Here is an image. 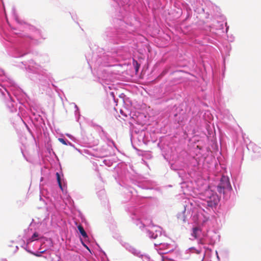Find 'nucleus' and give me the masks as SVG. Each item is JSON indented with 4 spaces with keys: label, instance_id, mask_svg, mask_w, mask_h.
<instances>
[{
    "label": "nucleus",
    "instance_id": "nucleus-1",
    "mask_svg": "<svg viewBox=\"0 0 261 261\" xmlns=\"http://www.w3.org/2000/svg\"><path fill=\"white\" fill-rule=\"evenodd\" d=\"M20 29L12 28L10 30L0 27V35L2 42L8 54L14 58H27L20 61L18 66L25 68L28 78L39 87H46L52 79V74L47 69L37 63L31 58L30 53L32 45H37L46 37L42 31L33 25L16 19Z\"/></svg>",
    "mask_w": 261,
    "mask_h": 261
},
{
    "label": "nucleus",
    "instance_id": "nucleus-2",
    "mask_svg": "<svg viewBox=\"0 0 261 261\" xmlns=\"http://www.w3.org/2000/svg\"><path fill=\"white\" fill-rule=\"evenodd\" d=\"M0 94L6 110L10 113L18 112L17 116L22 120L27 118L36 127H43L44 121L40 114L37 102L27 94L11 79L7 77L0 68Z\"/></svg>",
    "mask_w": 261,
    "mask_h": 261
},
{
    "label": "nucleus",
    "instance_id": "nucleus-3",
    "mask_svg": "<svg viewBox=\"0 0 261 261\" xmlns=\"http://www.w3.org/2000/svg\"><path fill=\"white\" fill-rule=\"evenodd\" d=\"M91 53L86 54L85 57L92 72L97 76V81L102 85H109L112 78V72L109 68L117 65L121 60L127 58L130 52L128 45H122L111 48L106 51L102 48L96 47Z\"/></svg>",
    "mask_w": 261,
    "mask_h": 261
},
{
    "label": "nucleus",
    "instance_id": "nucleus-4",
    "mask_svg": "<svg viewBox=\"0 0 261 261\" xmlns=\"http://www.w3.org/2000/svg\"><path fill=\"white\" fill-rule=\"evenodd\" d=\"M134 0H118L121 18H115L114 27H107L103 34V39L110 44L117 45L129 43L134 40L136 28L125 21V18L132 16L135 11Z\"/></svg>",
    "mask_w": 261,
    "mask_h": 261
},
{
    "label": "nucleus",
    "instance_id": "nucleus-5",
    "mask_svg": "<svg viewBox=\"0 0 261 261\" xmlns=\"http://www.w3.org/2000/svg\"><path fill=\"white\" fill-rule=\"evenodd\" d=\"M129 183L134 185V187L127 185L123 181H122V184L119 183L122 187H124L123 192L125 199L122 200V202L126 203L131 200V202H135L136 205H138L140 203V198H147L142 195V192L143 190L151 189V183L143 177H129ZM125 210L130 214V217L134 223L140 229H142L145 226L144 223L141 220L140 210L138 208L137 205L126 206Z\"/></svg>",
    "mask_w": 261,
    "mask_h": 261
},
{
    "label": "nucleus",
    "instance_id": "nucleus-6",
    "mask_svg": "<svg viewBox=\"0 0 261 261\" xmlns=\"http://www.w3.org/2000/svg\"><path fill=\"white\" fill-rule=\"evenodd\" d=\"M223 29V24L219 22H217L216 25H204V39L208 43L216 45L221 38V33L224 32Z\"/></svg>",
    "mask_w": 261,
    "mask_h": 261
},
{
    "label": "nucleus",
    "instance_id": "nucleus-7",
    "mask_svg": "<svg viewBox=\"0 0 261 261\" xmlns=\"http://www.w3.org/2000/svg\"><path fill=\"white\" fill-rule=\"evenodd\" d=\"M220 199L221 197L216 192L212 191L208 192L206 198L202 202L203 211H205L204 208L209 211L211 210H214V209L216 208Z\"/></svg>",
    "mask_w": 261,
    "mask_h": 261
},
{
    "label": "nucleus",
    "instance_id": "nucleus-8",
    "mask_svg": "<svg viewBox=\"0 0 261 261\" xmlns=\"http://www.w3.org/2000/svg\"><path fill=\"white\" fill-rule=\"evenodd\" d=\"M118 159L115 154L111 155L105 158L103 160V163L108 167H113L115 169L119 176H121L122 175V166H124L122 164L118 163Z\"/></svg>",
    "mask_w": 261,
    "mask_h": 261
},
{
    "label": "nucleus",
    "instance_id": "nucleus-9",
    "mask_svg": "<svg viewBox=\"0 0 261 261\" xmlns=\"http://www.w3.org/2000/svg\"><path fill=\"white\" fill-rule=\"evenodd\" d=\"M92 126L96 128V131L98 132L99 137L102 140L106 142L107 143L112 144V145L114 146V147L117 149L114 141L110 137L109 134L103 129L101 126L96 124H94Z\"/></svg>",
    "mask_w": 261,
    "mask_h": 261
},
{
    "label": "nucleus",
    "instance_id": "nucleus-10",
    "mask_svg": "<svg viewBox=\"0 0 261 261\" xmlns=\"http://www.w3.org/2000/svg\"><path fill=\"white\" fill-rule=\"evenodd\" d=\"M38 239V233L35 232L33 233L31 237L29 238H26V242L24 240H22V243L20 245V247L24 249L26 251L28 252V250H31V246L32 243L36 241Z\"/></svg>",
    "mask_w": 261,
    "mask_h": 261
},
{
    "label": "nucleus",
    "instance_id": "nucleus-11",
    "mask_svg": "<svg viewBox=\"0 0 261 261\" xmlns=\"http://www.w3.org/2000/svg\"><path fill=\"white\" fill-rule=\"evenodd\" d=\"M106 146H103L100 149L101 158H106L115 154L114 146L111 143H107Z\"/></svg>",
    "mask_w": 261,
    "mask_h": 261
},
{
    "label": "nucleus",
    "instance_id": "nucleus-12",
    "mask_svg": "<svg viewBox=\"0 0 261 261\" xmlns=\"http://www.w3.org/2000/svg\"><path fill=\"white\" fill-rule=\"evenodd\" d=\"M36 241H39L41 243L38 250L39 251H42V249L44 248H47L48 249L50 247L53 246V243L52 239L50 238H45L44 237H39L38 234V239Z\"/></svg>",
    "mask_w": 261,
    "mask_h": 261
},
{
    "label": "nucleus",
    "instance_id": "nucleus-13",
    "mask_svg": "<svg viewBox=\"0 0 261 261\" xmlns=\"http://www.w3.org/2000/svg\"><path fill=\"white\" fill-rule=\"evenodd\" d=\"M135 133L138 135L137 139L139 142L143 143L145 145H147L149 142V133L144 129L138 130V132L135 130Z\"/></svg>",
    "mask_w": 261,
    "mask_h": 261
},
{
    "label": "nucleus",
    "instance_id": "nucleus-14",
    "mask_svg": "<svg viewBox=\"0 0 261 261\" xmlns=\"http://www.w3.org/2000/svg\"><path fill=\"white\" fill-rule=\"evenodd\" d=\"M162 228L159 226H154L151 230L148 229L147 233L150 239H155L158 236H161L162 234Z\"/></svg>",
    "mask_w": 261,
    "mask_h": 261
},
{
    "label": "nucleus",
    "instance_id": "nucleus-15",
    "mask_svg": "<svg viewBox=\"0 0 261 261\" xmlns=\"http://www.w3.org/2000/svg\"><path fill=\"white\" fill-rule=\"evenodd\" d=\"M122 246L126 249V250H127L133 255L142 258L143 257V255L141 253L140 251L135 248L129 244L127 243H124L122 244Z\"/></svg>",
    "mask_w": 261,
    "mask_h": 261
},
{
    "label": "nucleus",
    "instance_id": "nucleus-16",
    "mask_svg": "<svg viewBox=\"0 0 261 261\" xmlns=\"http://www.w3.org/2000/svg\"><path fill=\"white\" fill-rule=\"evenodd\" d=\"M219 184L222 186L226 191H231L232 190L229 178L228 176L223 175L220 179Z\"/></svg>",
    "mask_w": 261,
    "mask_h": 261
},
{
    "label": "nucleus",
    "instance_id": "nucleus-17",
    "mask_svg": "<svg viewBox=\"0 0 261 261\" xmlns=\"http://www.w3.org/2000/svg\"><path fill=\"white\" fill-rule=\"evenodd\" d=\"M154 245L155 246L160 245V249L164 250V251H163V252H159V253L160 254H167V253L170 252L171 251L174 250V247L173 246L172 247V246H171V245L170 244H168V243H160L159 244L155 243Z\"/></svg>",
    "mask_w": 261,
    "mask_h": 261
},
{
    "label": "nucleus",
    "instance_id": "nucleus-18",
    "mask_svg": "<svg viewBox=\"0 0 261 261\" xmlns=\"http://www.w3.org/2000/svg\"><path fill=\"white\" fill-rule=\"evenodd\" d=\"M247 147L249 150H251L253 152L256 153L258 156H261V147L254 143L250 142L247 145Z\"/></svg>",
    "mask_w": 261,
    "mask_h": 261
},
{
    "label": "nucleus",
    "instance_id": "nucleus-19",
    "mask_svg": "<svg viewBox=\"0 0 261 261\" xmlns=\"http://www.w3.org/2000/svg\"><path fill=\"white\" fill-rule=\"evenodd\" d=\"M224 50L222 53L223 61L225 62V58L230 56L231 50V45L230 44L227 43L223 45Z\"/></svg>",
    "mask_w": 261,
    "mask_h": 261
},
{
    "label": "nucleus",
    "instance_id": "nucleus-20",
    "mask_svg": "<svg viewBox=\"0 0 261 261\" xmlns=\"http://www.w3.org/2000/svg\"><path fill=\"white\" fill-rule=\"evenodd\" d=\"M205 11L206 9L203 7L197 8L195 10V11L198 14H203L205 18H208L211 13L210 11Z\"/></svg>",
    "mask_w": 261,
    "mask_h": 261
},
{
    "label": "nucleus",
    "instance_id": "nucleus-21",
    "mask_svg": "<svg viewBox=\"0 0 261 261\" xmlns=\"http://www.w3.org/2000/svg\"><path fill=\"white\" fill-rule=\"evenodd\" d=\"M45 191L43 190L40 189V200L42 201L45 205H47L48 202H50L48 197L44 195Z\"/></svg>",
    "mask_w": 261,
    "mask_h": 261
},
{
    "label": "nucleus",
    "instance_id": "nucleus-22",
    "mask_svg": "<svg viewBox=\"0 0 261 261\" xmlns=\"http://www.w3.org/2000/svg\"><path fill=\"white\" fill-rule=\"evenodd\" d=\"M58 140L63 144L72 146V147H74L76 150H77L79 152H81L80 149H78L76 148H75L74 145L72 143H71L70 141H69L65 138H59Z\"/></svg>",
    "mask_w": 261,
    "mask_h": 261
},
{
    "label": "nucleus",
    "instance_id": "nucleus-23",
    "mask_svg": "<svg viewBox=\"0 0 261 261\" xmlns=\"http://www.w3.org/2000/svg\"><path fill=\"white\" fill-rule=\"evenodd\" d=\"M47 250V248L44 249L42 251H33L32 249L31 250H28V253L32 254L37 257H41L42 256V254L46 252Z\"/></svg>",
    "mask_w": 261,
    "mask_h": 261
},
{
    "label": "nucleus",
    "instance_id": "nucleus-24",
    "mask_svg": "<svg viewBox=\"0 0 261 261\" xmlns=\"http://www.w3.org/2000/svg\"><path fill=\"white\" fill-rule=\"evenodd\" d=\"M97 195L100 200H104L106 197V191L103 188H101L97 191Z\"/></svg>",
    "mask_w": 261,
    "mask_h": 261
},
{
    "label": "nucleus",
    "instance_id": "nucleus-25",
    "mask_svg": "<svg viewBox=\"0 0 261 261\" xmlns=\"http://www.w3.org/2000/svg\"><path fill=\"white\" fill-rule=\"evenodd\" d=\"M186 213V207H185L184 210L181 213H178L177 214V218L178 220H181L182 221V222L185 223L186 222V216L185 214Z\"/></svg>",
    "mask_w": 261,
    "mask_h": 261
},
{
    "label": "nucleus",
    "instance_id": "nucleus-26",
    "mask_svg": "<svg viewBox=\"0 0 261 261\" xmlns=\"http://www.w3.org/2000/svg\"><path fill=\"white\" fill-rule=\"evenodd\" d=\"M77 228L78 229V230H79L80 233L84 238H88V235H87L86 232L85 231L84 228H83V227L82 225H79L78 226H77Z\"/></svg>",
    "mask_w": 261,
    "mask_h": 261
},
{
    "label": "nucleus",
    "instance_id": "nucleus-27",
    "mask_svg": "<svg viewBox=\"0 0 261 261\" xmlns=\"http://www.w3.org/2000/svg\"><path fill=\"white\" fill-rule=\"evenodd\" d=\"M191 253H195L196 254H199L200 253V251L194 247H192L188 248L186 251V254H190Z\"/></svg>",
    "mask_w": 261,
    "mask_h": 261
},
{
    "label": "nucleus",
    "instance_id": "nucleus-28",
    "mask_svg": "<svg viewBox=\"0 0 261 261\" xmlns=\"http://www.w3.org/2000/svg\"><path fill=\"white\" fill-rule=\"evenodd\" d=\"M187 16L185 18V20L189 19L192 16V10L191 8L188 6L186 8Z\"/></svg>",
    "mask_w": 261,
    "mask_h": 261
},
{
    "label": "nucleus",
    "instance_id": "nucleus-29",
    "mask_svg": "<svg viewBox=\"0 0 261 261\" xmlns=\"http://www.w3.org/2000/svg\"><path fill=\"white\" fill-rule=\"evenodd\" d=\"M217 191L220 194H224L225 191H226V189H225L222 186L218 184V185L217 187Z\"/></svg>",
    "mask_w": 261,
    "mask_h": 261
},
{
    "label": "nucleus",
    "instance_id": "nucleus-30",
    "mask_svg": "<svg viewBox=\"0 0 261 261\" xmlns=\"http://www.w3.org/2000/svg\"><path fill=\"white\" fill-rule=\"evenodd\" d=\"M133 64L134 66L136 71H138L140 67V64L136 60H133Z\"/></svg>",
    "mask_w": 261,
    "mask_h": 261
},
{
    "label": "nucleus",
    "instance_id": "nucleus-31",
    "mask_svg": "<svg viewBox=\"0 0 261 261\" xmlns=\"http://www.w3.org/2000/svg\"><path fill=\"white\" fill-rule=\"evenodd\" d=\"M24 118H22V119H23ZM23 123L24 124L28 131L29 132V133L32 135V136L35 138V137L34 136V134H33V133L32 132V130H31V129L30 128V127L29 126V125L25 122V121L23 120V119L21 120Z\"/></svg>",
    "mask_w": 261,
    "mask_h": 261
},
{
    "label": "nucleus",
    "instance_id": "nucleus-32",
    "mask_svg": "<svg viewBox=\"0 0 261 261\" xmlns=\"http://www.w3.org/2000/svg\"><path fill=\"white\" fill-rule=\"evenodd\" d=\"M56 177H57V182L59 185V186L60 188L63 191V189L61 183L60 174L58 172H56Z\"/></svg>",
    "mask_w": 261,
    "mask_h": 261
},
{
    "label": "nucleus",
    "instance_id": "nucleus-33",
    "mask_svg": "<svg viewBox=\"0 0 261 261\" xmlns=\"http://www.w3.org/2000/svg\"><path fill=\"white\" fill-rule=\"evenodd\" d=\"M74 115L76 119V121L79 122V120L81 117L80 112L79 110H75L74 111Z\"/></svg>",
    "mask_w": 261,
    "mask_h": 261
},
{
    "label": "nucleus",
    "instance_id": "nucleus-34",
    "mask_svg": "<svg viewBox=\"0 0 261 261\" xmlns=\"http://www.w3.org/2000/svg\"><path fill=\"white\" fill-rule=\"evenodd\" d=\"M110 96L112 97L115 103H116V105H117V103L118 102V99L115 97V93L114 92H111L110 93Z\"/></svg>",
    "mask_w": 261,
    "mask_h": 261
},
{
    "label": "nucleus",
    "instance_id": "nucleus-35",
    "mask_svg": "<svg viewBox=\"0 0 261 261\" xmlns=\"http://www.w3.org/2000/svg\"><path fill=\"white\" fill-rule=\"evenodd\" d=\"M120 100L123 102H125V99L126 98V96L124 93H121L119 95Z\"/></svg>",
    "mask_w": 261,
    "mask_h": 261
},
{
    "label": "nucleus",
    "instance_id": "nucleus-36",
    "mask_svg": "<svg viewBox=\"0 0 261 261\" xmlns=\"http://www.w3.org/2000/svg\"><path fill=\"white\" fill-rule=\"evenodd\" d=\"M66 135L70 139H71V140L73 141H75V138L72 135H71V134H66Z\"/></svg>",
    "mask_w": 261,
    "mask_h": 261
},
{
    "label": "nucleus",
    "instance_id": "nucleus-37",
    "mask_svg": "<svg viewBox=\"0 0 261 261\" xmlns=\"http://www.w3.org/2000/svg\"><path fill=\"white\" fill-rule=\"evenodd\" d=\"M81 219H82V223H84V222L85 223H87L86 221V219L84 218H83V217H81Z\"/></svg>",
    "mask_w": 261,
    "mask_h": 261
},
{
    "label": "nucleus",
    "instance_id": "nucleus-38",
    "mask_svg": "<svg viewBox=\"0 0 261 261\" xmlns=\"http://www.w3.org/2000/svg\"><path fill=\"white\" fill-rule=\"evenodd\" d=\"M74 104L75 110H79L80 109H79L78 106L75 103H74Z\"/></svg>",
    "mask_w": 261,
    "mask_h": 261
},
{
    "label": "nucleus",
    "instance_id": "nucleus-39",
    "mask_svg": "<svg viewBox=\"0 0 261 261\" xmlns=\"http://www.w3.org/2000/svg\"><path fill=\"white\" fill-rule=\"evenodd\" d=\"M233 40H234V37H231L230 38L229 40V41L230 42H232V41H233Z\"/></svg>",
    "mask_w": 261,
    "mask_h": 261
},
{
    "label": "nucleus",
    "instance_id": "nucleus-40",
    "mask_svg": "<svg viewBox=\"0 0 261 261\" xmlns=\"http://www.w3.org/2000/svg\"><path fill=\"white\" fill-rule=\"evenodd\" d=\"M18 250V247L17 246H16L15 247V250L14 251V253H16Z\"/></svg>",
    "mask_w": 261,
    "mask_h": 261
},
{
    "label": "nucleus",
    "instance_id": "nucleus-41",
    "mask_svg": "<svg viewBox=\"0 0 261 261\" xmlns=\"http://www.w3.org/2000/svg\"><path fill=\"white\" fill-rule=\"evenodd\" d=\"M82 244L83 245V246L86 248L87 249H89V248L88 247V246L85 244H84V243L82 242Z\"/></svg>",
    "mask_w": 261,
    "mask_h": 261
},
{
    "label": "nucleus",
    "instance_id": "nucleus-42",
    "mask_svg": "<svg viewBox=\"0 0 261 261\" xmlns=\"http://www.w3.org/2000/svg\"><path fill=\"white\" fill-rule=\"evenodd\" d=\"M216 254L217 258L218 259H219V255H218V252L217 251H216Z\"/></svg>",
    "mask_w": 261,
    "mask_h": 261
},
{
    "label": "nucleus",
    "instance_id": "nucleus-43",
    "mask_svg": "<svg viewBox=\"0 0 261 261\" xmlns=\"http://www.w3.org/2000/svg\"><path fill=\"white\" fill-rule=\"evenodd\" d=\"M165 257L164 256H162V261H165Z\"/></svg>",
    "mask_w": 261,
    "mask_h": 261
},
{
    "label": "nucleus",
    "instance_id": "nucleus-44",
    "mask_svg": "<svg viewBox=\"0 0 261 261\" xmlns=\"http://www.w3.org/2000/svg\"><path fill=\"white\" fill-rule=\"evenodd\" d=\"M1 261H7V260L6 258H2Z\"/></svg>",
    "mask_w": 261,
    "mask_h": 261
},
{
    "label": "nucleus",
    "instance_id": "nucleus-45",
    "mask_svg": "<svg viewBox=\"0 0 261 261\" xmlns=\"http://www.w3.org/2000/svg\"><path fill=\"white\" fill-rule=\"evenodd\" d=\"M2 15H3V13L1 12V10H0V17H2Z\"/></svg>",
    "mask_w": 261,
    "mask_h": 261
},
{
    "label": "nucleus",
    "instance_id": "nucleus-46",
    "mask_svg": "<svg viewBox=\"0 0 261 261\" xmlns=\"http://www.w3.org/2000/svg\"><path fill=\"white\" fill-rule=\"evenodd\" d=\"M166 73V71H163L162 73V75H164Z\"/></svg>",
    "mask_w": 261,
    "mask_h": 261
},
{
    "label": "nucleus",
    "instance_id": "nucleus-47",
    "mask_svg": "<svg viewBox=\"0 0 261 261\" xmlns=\"http://www.w3.org/2000/svg\"><path fill=\"white\" fill-rule=\"evenodd\" d=\"M126 177L127 176H129V174L128 173H127L126 175H125Z\"/></svg>",
    "mask_w": 261,
    "mask_h": 261
},
{
    "label": "nucleus",
    "instance_id": "nucleus-48",
    "mask_svg": "<svg viewBox=\"0 0 261 261\" xmlns=\"http://www.w3.org/2000/svg\"><path fill=\"white\" fill-rule=\"evenodd\" d=\"M46 210H47V211H49V207H46Z\"/></svg>",
    "mask_w": 261,
    "mask_h": 261
},
{
    "label": "nucleus",
    "instance_id": "nucleus-49",
    "mask_svg": "<svg viewBox=\"0 0 261 261\" xmlns=\"http://www.w3.org/2000/svg\"><path fill=\"white\" fill-rule=\"evenodd\" d=\"M42 180H43V177H41L40 181H42Z\"/></svg>",
    "mask_w": 261,
    "mask_h": 261
},
{
    "label": "nucleus",
    "instance_id": "nucleus-50",
    "mask_svg": "<svg viewBox=\"0 0 261 261\" xmlns=\"http://www.w3.org/2000/svg\"><path fill=\"white\" fill-rule=\"evenodd\" d=\"M22 153L23 156L25 158V155H24V153H23L22 151Z\"/></svg>",
    "mask_w": 261,
    "mask_h": 261
},
{
    "label": "nucleus",
    "instance_id": "nucleus-51",
    "mask_svg": "<svg viewBox=\"0 0 261 261\" xmlns=\"http://www.w3.org/2000/svg\"><path fill=\"white\" fill-rule=\"evenodd\" d=\"M215 243V242H213V243H211V244H212V245H214Z\"/></svg>",
    "mask_w": 261,
    "mask_h": 261
},
{
    "label": "nucleus",
    "instance_id": "nucleus-52",
    "mask_svg": "<svg viewBox=\"0 0 261 261\" xmlns=\"http://www.w3.org/2000/svg\"><path fill=\"white\" fill-rule=\"evenodd\" d=\"M145 258H147V259H148V257L147 256H145Z\"/></svg>",
    "mask_w": 261,
    "mask_h": 261
},
{
    "label": "nucleus",
    "instance_id": "nucleus-53",
    "mask_svg": "<svg viewBox=\"0 0 261 261\" xmlns=\"http://www.w3.org/2000/svg\"><path fill=\"white\" fill-rule=\"evenodd\" d=\"M168 261H174V260L169 259Z\"/></svg>",
    "mask_w": 261,
    "mask_h": 261
},
{
    "label": "nucleus",
    "instance_id": "nucleus-54",
    "mask_svg": "<svg viewBox=\"0 0 261 261\" xmlns=\"http://www.w3.org/2000/svg\"><path fill=\"white\" fill-rule=\"evenodd\" d=\"M227 30H228V28H227L226 29V32H227Z\"/></svg>",
    "mask_w": 261,
    "mask_h": 261
},
{
    "label": "nucleus",
    "instance_id": "nucleus-55",
    "mask_svg": "<svg viewBox=\"0 0 261 261\" xmlns=\"http://www.w3.org/2000/svg\"><path fill=\"white\" fill-rule=\"evenodd\" d=\"M33 249H35V248L34 247V246H33Z\"/></svg>",
    "mask_w": 261,
    "mask_h": 261
},
{
    "label": "nucleus",
    "instance_id": "nucleus-56",
    "mask_svg": "<svg viewBox=\"0 0 261 261\" xmlns=\"http://www.w3.org/2000/svg\"><path fill=\"white\" fill-rule=\"evenodd\" d=\"M195 229H193V232H194Z\"/></svg>",
    "mask_w": 261,
    "mask_h": 261
},
{
    "label": "nucleus",
    "instance_id": "nucleus-57",
    "mask_svg": "<svg viewBox=\"0 0 261 261\" xmlns=\"http://www.w3.org/2000/svg\"><path fill=\"white\" fill-rule=\"evenodd\" d=\"M201 261H203V260H202Z\"/></svg>",
    "mask_w": 261,
    "mask_h": 261
}]
</instances>
